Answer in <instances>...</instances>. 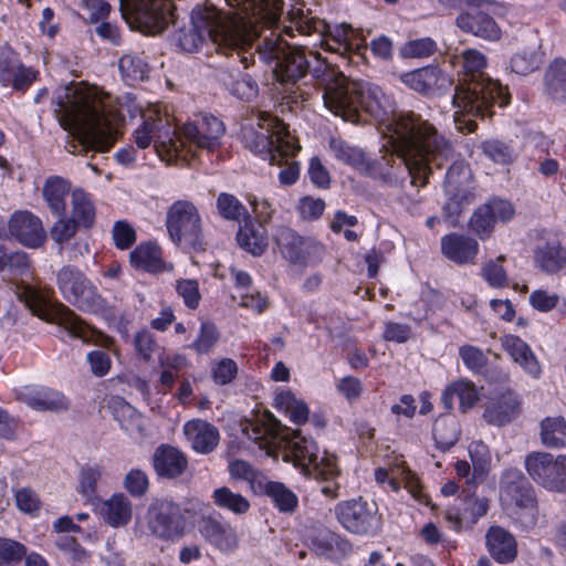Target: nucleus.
<instances>
[{
    "instance_id": "49530a36",
    "label": "nucleus",
    "mask_w": 566,
    "mask_h": 566,
    "mask_svg": "<svg viewBox=\"0 0 566 566\" xmlns=\"http://www.w3.org/2000/svg\"><path fill=\"white\" fill-rule=\"evenodd\" d=\"M546 93L557 101L566 99V61L556 59L545 73Z\"/></svg>"
},
{
    "instance_id": "603ef678",
    "label": "nucleus",
    "mask_w": 566,
    "mask_h": 566,
    "mask_svg": "<svg viewBox=\"0 0 566 566\" xmlns=\"http://www.w3.org/2000/svg\"><path fill=\"white\" fill-rule=\"evenodd\" d=\"M506 256L501 254L484 262L481 268V277L492 289H504L510 285L509 275L503 266Z\"/></svg>"
},
{
    "instance_id": "e2e57ef3",
    "label": "nucleus",
    "mask_w": 566,
    "mask_h": 566,
    "mask_svg": "<svg viewBox=\"0 0 566 566\" xmlns=\"http://www.w3.org/2000/svg\"><path fill=\"white\" fill-rule=\"evenodd\" d=\"M459 428L454 420H438L433 428V437L439 449L446 451L459 440Z\"/></svg>"
},
{
    "instance_id": "5fc2aeb1",
    "label": "nucleus",
    "mask_w": 566,
    "mask_h": 566,
    "mask_svg": "<svg viewBox=\"0 0 566 566\" xmlns=\"http://www.w3.org/2000/svg\"><path fill=\"white\" fill-rule=\"evenodd\" d=\"M229 473L232 479L247 481L254 494L261 491V486L266 480L262 472L255 470L244 460L231 461L229 463Z\"/></svg>"
},
{
    "instance_id": "f257e3e1",
    "label": "nucleus",
    "mask_w": 566,
    "mask_h": 566,
    "mask_svg": "<svg viewBox=\"0 0 566 566\" xmlns=\"http://www.w3.org/2000/svg\"><path fill=\"white\" fill-rule=\"evenodd\" d=\"M391 136L398 153L402 156L412 186L422 188L428 184L433 169H441L451 161L444 180L448 201L443 211L449 219H455L461 211L475 200L474 186L469 166L455 159L451 142L419 114L397 119L391 125Z\"/></svg>"
},
{
    "instance_id": "7c9ffc66",
    "label": "nucleus",
    "mask_w": 566,
    "mask_h": 566,
    "mask_svg": "<svg viewBox=\"0 0 566 566\" xmlns=\"http://www.w3.org/2000/svg\"><path fill=\"white\" fill-rule=\"evenodd\" d=\"M486 548L491 557L500 564H510L517 556L515 537L500 526H492L485 535Z\"/></svg>"
},
{
    "instance_id": "052dcab7",
    "label": "nucleus",
    "mask_w": 566,
    "mask_h": 566,
    "mask_svg": "<svg viewBox=\"0 0 566 566\" xmlns=\"http://www.w3.org/2000/svg\"><path fill=\"white\" fill-rule=\"evenodd\" d=\"M220 338V333L217 326L210 321H202L197 338L189 346L190 349L195 350L199 355L210 353L217 345Z\"/></svg>"
},
{
    "instance_id": "bf43d9fd",
    "label": "nucleus",
    "mask_w": 566,
    "mask_h": 566,
    "mask_svg": "<svg viewBox=\"0 0 566 566\" xmlns=\"http://www.w3.org/2000/svg\"><path fill=\"white\" fill-rule=\"evenodd\" d=\"M101 475L102 470L97 464H86L80 471L77 492L91 504L97 499L96 486Z\"/></svg>"
},
{
    "instance_id": "1a4fd4ad",
    "label": "nucleus",
    "mask_w": 566,
    "mask_h": 566,
    "mask_svg": "<svg viewBox=\"0 0 566 566\" xmlns=\"http://www.w3.org/2000/svg\"><path fill=\"white\" fill-rule=\"evenodd\" d=\"M19 295L34 315L45 322L57 324L63 327L70 336L80 338L84 343L103 347H109L113 344L111 337L85 324L67 306L62 303H51L32 286H23Z\"/></svg>"
},
{
    "instance_id": "774afa93",
    "label": "nucleus",
    "mask_w": 566,
    "mask_h": 566,
    "mask_svg": "<svg viewBox=\"0 0 566 566\" xmlns=\"http://www.w3.org/2000/svg\"><path fill=\"white\" fill-rule=\"evenodd\" d=\"M239 371L238 364L231 358H221L211 367L212 380L220 386L232 382Z\"/></svg>"
},
{
    "instance_id": "09e8293b",
    "label": "nucleus",
    "mask_w": 566,
    "mask_h": 566,
    "mask_svg": "<svg viewBox=\"0 0 566 566\" xmlns=\"http://www.w3.org/2000/svg\"><path fill=\"white\" fill-rule=\"evenodd\" d=\"M541 440L547 448L566 446V421L562 417L545 418L541 422Z\"/></svg>"
},
{
    "instance_id": "680f3d73",
    "label": "nucleus",
    "mask_w": 566,
    "mask_h": 566,
    "mask_svg": "<svg viewBox=\"0 0 566 566\" xmlns=\"http://www.w3.org/2000/svg\"><path fill=\"white\" fill-rule=\"evenodd\" d=\"M495 222L491 210L485 205L480 206L469 220V229L481 240L488 239L493 232Z\"/></svg>"
},
{
    "instance_id": "cd10ccee",
    "label": "nucleus",
    "mask_w": 566,
    "mask_h": 566,
    "mask_svg": "<svg viewBox=\"0 0 566 566\" xmlns=\"http://www.w3.org/2000/svg\"><path fill=\"white\" fill-rule=\"evenodd\" d=\"M520 412L517 395L511 390L494 392L486 405L483 418L490 424L503 426L511 422Z\"/></svg>"
},
{
    "instance_id": "a19ab883",
    "label": "nucleus",
    "mask_w": 566,
    "mask_h": 566,
    "mask_svg": "<svg viewBox=\"0 0 566 566\" xmlns=\"http://www.w3.org/2000/svg\"><path fill=\"white\" fill-rule=\"evenodd\" d=\"M237 242L244 251L256 256L261 255L268 247V238L264 230L260 226L256 227L251 221V217L240 226L237 233Z\"/></svg>"
},
{
    "instance_id": "37998d69",
    "label": "nucleus",
    "mask_w": 566,
    "mask_h": 566,
    "mask_svg": "<svg viewBox=\"0 0 566 566\" xmlns=\"http://www.w3.org/2000/svg\"><path fill=\"white\" fill-rule=\"evenodd\" d=\"M72 219L78 227L88 229L95 222L96 210L91 196L82 189L72 191Z\"/></svg>"
},
{
    "instance_id": "bb28decb",
    "label": "nucleus",
    "mask_w": 566,
    "mask_h": 566,
    "mask_svg": "<svg viewBox=\"0 0 566 566\" xmlns=\"http://www.w3.org/2000/svg\"><path fill=\"white\" fill-rule=\"evenodd\" d=\"M479 250V242L464 234L453 232L441 238V253L458 265L474 264Z\"/></svg>"
},
{
    "instance_id": "9d476101",
    "label": "nucleus",
    "mask_w": 566,
    "mask_h": 566,
    "mask_svg": "<svg viewBox=\"0 0 566 566\" xmlns=\"http://www.w3.org/2000/svg\"><path fill=\"white\" fill-rule=\"evenodd\" d=\"M256 125L261 132L245 136L247 147L256 155L269 159L271 165L280 166L284 156L300 150V146L290 136L284 125L269 113L260 112Z\"/></svg>"
},
{
    "instance_id": "338daca9",
    "label": "nucleus",
    "mask_w": 566,
    "mask_h": 566,
    "mask_svg": "<svg viewBox=\"0 0 566 566\" xmlns=\"http://www.w3.org/2000/svg\"><path fill=\"white\" fill-rule=\"evenodd\" d=\"M459 355L464 366L474 374L482 373L488 365V357L479 347L463 345L459 348Z\"/></svg>"
},
{
    "instance_id": "72a5a7b5",
    "label": "nucleus",
    "mask_w": 566,
    "mask_h": 566,
    "mask_svg": "<svg viewBox=\"0 0 566 566\" xmlns=\"http://www.w3.org/2000/svg\"><path fill=\"white\" fill-rule=\"evenodd\" d=\"M98 514L108 526L124 527L132 520L133 504L123 493L113 494L99 504Z\"/></svg>"
},
{
    "instance_id": "9b49d317",
    "label": "nucleus",
    "mask_w": 566,
    "mask_h": 566,
    "mask_svg": "<svg viewBox=\"0 0 566 566\" xmlns=\"http://www.w3.org/2000/svg\"><path fill=\"white\" fill-rule=\"evenodd\" d=\"M450 9L459 10L455 24L464 33L488 41L501 38V29L491 17L496 12L497 4L492 0H439Z\"/></svg>"
},
{
    "instance_id": "39448f33",
    "label": "nucleus",
    "mask_w": 566,
    "mask_h": 566,
    "mask_svg": "<svg viewBox=\"0 0 566 566\" xmlns=\"http://www.w3.org/2000/svg\"><path fill=\"white\" fill-rule=\"evenodd\" d=\"M227 6L228 13L212 3L196 6L191 12L192 29L180 32L178 43L185 52L191 53L209 41L218 53L226 56L235 54L247 69L253 63V53L249 50L256 34L248 30L252 10Z\"/></svg>"
},
{
    "instance_id": "a211bd4d",
    "label": "nucleus",
    "mask_w": 566,
    "mask_h": 566,
    "mask_svg": "<svg viewBox=\"0 0 566 566\" xmlns=\"http://www.w3.org/2000/svg\"><path fill=\"white\" fill-rule=\"evenodd\" d=\"M226 126L221 119L212 114H199L191 122L182 127L186 158L192 153L191 147L207 153H216L221 147V139L224 135Z\"/></svg>"
},
{
    "instance_id": "4c0bfd02",
    "label": "nucleus",
    "mask_w": 566,
    "mask_h": 566,
    "mask_svg": "<svg viewBox=\"0 0 566 566\" xmlns=\"http://www.w3.org/2000/svg\"><path fill=\"white\" fill-rule=\"evenodd\" d=\"M454 398H458L460 409L465 412L478 402L480 395L472 381L460 379L450 384L442 392L441 401L446 409H452Z\"/></svg>"
},
{
    "instance_id": "e433bc0d",
    "label": "nucleus",
    "mask_w": 566,
    "mask_h": 566,
    "mask_svg": "<svg viewBox=\"0 0 566 566\" xmlns=\"http://www.w3.org/2000/svg\"><path fill=\"white\" fill-rule=\"evenodd\" d=\"M130 264L138 270L159 273L171 270L163 260L161 249L155 243H142L129 255Z\"/></svg>"
},
{
    "instance_id": "ea45409f",
    "label": "nucleus",
    "mask_w": 566,
    "mask_h": 566,
    "mask_svg": "<svg viewBox=\"0 0 566 566\" xmlns=\"http://www.w3.org/2000/svg\"><path fill=\"white\" fill-rule=\"evenodd\" d=\"M256 495H266L274 506L282 513H293L297 505L296 494L281 482L270 481L268 478Z\"/></svg>"
},
{
    "instance_id": "6ab92c4d",
    "label": "nucleus",
    "mask_w": 566,
    "mask_h": 566,
    "mask_svg": "<svg viewBox=\"0 0 566 566\" xmlns=\"http://www.w3.org/2000/svg\"><path fill=\"white\" fill-rule=\"evenodd\" d=\"M145 518L149 532L158 538L176 541L185 534V517L179 505L170 500H154L148 506Z\"/></svg>"
},
{
    "instance_id": "f03ea898",
    "label": "nucleus",
    "mask_w": 566,
    "mask_h": 566,
    "mask_svg": "<svg viewBox=\"0 0 566 566\" xmlns=\"http://www.w3.org/2000/svg\"><path fill=\"white\" fill-rule=\"evenodd\" d=\"M55 112L64 128L74 134L67 150L74 155L108 151L124 125L123 114L108 94L96 86L71 83L55 92Z\"/></svg>"
},
{
    "instance_id": "c03bdc74",
    "label": "nucleus",
    "mask_w": 566,
    "mask_h": 566,
    "mask_svg": "<svg viewBox=\"0 0 566 566\" xmlns=\"http://www.w3.org/2000/svg\"><path fill=\"white\" fill-rule=\"evenodd\" d=\"M312 543L315 552L328 559H336L344 556L349 553L352 548L347 539L332 532L319 534Z\"/></svg>"
},
{
    "instance_id": "13d9d810",
    "label": "nucleus",
    "mask_w": 566,
    "mask_h": 566,
    "mask_svg": "<svg viewBox=\"0 0 566 566\" xmlns=\"http://www.w3.org/2000/svg\"><path fill=\"white\" fill-rule=\"evenodd\" d=\"M8 271L11 280L15 276L28 275L30 263L28 255L22 251L7 253L4 247L0 244V272Z\"/></svg>"
},
{
    "instance_id": "de8ad7c7",
    "label": "nucleus",
    "mask_w": 566,
    "mask_h": 566,
    "mask_svg": "<svg viewBox=\"0 0 566 566\" xmlns=\"http://www.w3.org/2000/svg\"><path fill=\"white\" fill-rule=\"evenodd\" d=\"M329 148L337 160L361 172L366 154L360 148L348 144L342 138H332Z\"/></svg>"
},
{
    "instance_id": "473e14b6",
    "label": "nucleus",
    "mask_w": 566,
    "mask_h": 566,
    "mask_svg": "<svg viewBox=\"0 0 566 566\" xmlns=\"http://www.w3.org/2000/svg\"><path fill=\"white\" fill-rule=\"evenodd\" d=\"M114 419L130 438L140 440L146 436V420L132 405L120 398L111 403Z\"/></svg>"
},
{
    "instance_id": "6e6d98bb",
    "label": "nucleus",
    "mask_w": 566,
    "mask_h": 566,
    "mask_svg": "<svg viewBox=\"0 0 566 566\" xmlns=\"http://www.w3.org/2000/svg\"><path fill=\"white\" fill-rule=\"evenodd\" d=\"M482 153L496 165L512 164L517 154L512 143L499 139H488L481 144Z\"/></svg>"
},
{
    "instance_id": "412c9836",
    "label": "nucleus",
    "mask_w": 566,
    "mask_h": 566,
    "mask_svg": "<svg viewBox=\"0 0 566 566\" xmlns=\"http://www.w3.org/2000/svg\"><path fill=\"white\" fill-rule=\"evenodd\" d=\"M133 15L139 29L148 34H157L174 22L171 0H130Z\"/></svg>"
},
{
    "instance_id": "4be33fe9",
    "label": "nucleus",
    "mask_w": 566,
    "mask_h": 566,
    "mask_svg": "<svg viewBox=\"0 0 566 566\" xmlns=\"http://www.w3.org/2000/svg\"><path fill=\"white\" fill-rule=\"evenodd\" d=\"M39 71L24 65L10 48L0 51V83L15 91L28 90L38 78Z\"/></svg>"
},
{
    "instance_id": "a878e982",
    "label": "nucleus",
    "mask_w": 566,
    "mask_h": 566,
    "mask_svg": "<svg viewBox=\"0 0 566 566\" xmlns=\"http://www.w3.org/2000/svg\"><path fill=\"white\" fill-rule=\"evenodd\" d=\"M8 228L15 240L29 248H38L46 239L41 219L28 210L13 212Z\"/></svg>"
},
{
    "instance_id": "69168bd1",
    "label": "nucleus",
    "mask_w": 566,
    "mask_h": 566,
    "mask_svg": "<svg viewBox=\"0 0 566 566\" xmlns=\"http://www.w3.org/2000/svg\"><path fill=\"white\" fill-rule=\"evenodd\" d=\"M27 555V547L10 538H0V566H15Z\"/></svg>"
},
{
    "instance_id": "2f4dec72",
    "label": "nucleus",
    "mask_w": 566,
    "mask_h": 566,
    "mask_svg": "<svg viewBox=\"0 0 566 566\" xmlns=\"http://www.w3.org/2000/svg\"><path fill=\"white\" fill-rule=\"evenodd\" d=\"M501 345L525 373L533 378H538L541 376L542 367L526 342L518 336L509 334L501 337Z\"/></svg>"
},
{
    "instance_id": "79ce46f5",
    "label": "nucleus",
    "mask_w": 566,
    "mask_h": 566,
    "mask_svg": "<svg viewBox=\"0 0 566 566\" xmlns=\"http://www.w3.org/2000/svg\"><path fill=\"white\" fill-rule=\"evenodd\" d=\"M274 406L283 411L285 416L294 424H303L308 420L310 409L307 405L295 397L290 390H281L276 392Z\"/></svg>"
},
{
    "instance_id": "ddd939ff",
    "label": "nucleus",
    "mask_w": 566,
    "mask_h": 566,
    "mask_svg": "<svg viewBox=\"0 0 566 566\" xmlns=\"http://www.w3.org/2000/svg\"><path fill=\"white\" fill-rule=\"evenodd\" d=\"M166 226L176 244L195 251L205 250L202 220L193 202L175 201L167 211Z\"/></svg>"
},
{
    "instance_id": "5701e85b",
    "label": "nucleus",
    "mask_w": 566,
    "mask_h": 566,
    "mask_svg": "<svg viewBox=\"0 0 566 566\" xmlns=\"http://www.w3.org/2000/svg\"><path fill=\"white\" fill-rule=\"evenodd\" d=\"M411 114H415L413 112L409 113H401L398 115H394L388 123L385 125L384 135L388 138L387 144L382 146L385 153L381 155L380 158L370 159L366 156L364 167L361 169L363 175L373 177V178H379L382 180H391L394 177L392 168L394 164L396 163L397 158L401 159L405 167L407 168V165L402 158V156L398 153L397 147L395 145V140L391 136V125L403 116H409Z\"/></svg>"
},
{
    "instance_id": "6e6552de",
    "label": "nucleus",
    "mask_w": 566,
    "mask_h": 566,
    "mask_svg": "<svg viewBox=\"0 0 566 566\" xmlns=\"http://www.w3.org/2000/svg\"><path fill=\"white\" fill-rule=\"evenodd\" d=\"M133 138L139 149L153 145L158 157L168 165L187 156L172 117L158 107L142 114V123L135 128Z\"/></svg>"
},
{
    "instance_id": "864d4df0",
    "label": "nucleus",
    "mask_w": 566,
    "mask_h": 566,
    "mask_svg": "<svg viewBox=\"0 0 566 566\" xmlns=\"http://www.w3.org/2000/svg\"><path fill=\"white\" fill-rule=\"evenodd\" d=\"M472 461V482L483 481L491 464V452L489 447L481 440L472 441L468 448Z\"/></svg>"
},
{
    "instance_id": "3c124183",
    "label": "nucleus",
    "mask_w": 566,
    "mask_h": 566,
    "mask_svg": "<svg viewBox=\"0 0 566 566\" xmlns=\"http://www.w3.org/2000/svg\"><path fill=\"white\" fill-rule=\"evenodd\" d=\"M216 207L218 214L228 221L249 220L250 214L244 205L234 196L228 192H221L217 197Z\"/></svg>"
},
{
    "instance_id": "20e7f679",
    "label": "nucleus",
    "mask_w": 566,
    "mask_h": 566,
    "mask_svg": "<svg viewBox=\"0 0 566 566\" xmlns=\"http://www.w3.org/2000/svg\"><path fill=\"white\" fill-rule=\"evenodd\" d=\"M247 437L268 455L284 451V459L300 467L304 474L313 475L322 483L321 492L329 499L338 496L340 471L333 453L318 452L316 442L282 424L271 412L265 411L244 427Z\"/></svg>"
},
{
    "instance_id": "b1692460",
    "label": "nucleus",
    "mask_w": 566,
    "mask_h": 566,
    "mask_svg": "<svg viewBox=\"0 0 566 566\" xmlns=\"http://www.w3.org/2000/svg\"><path fill=\"white\" fill-rule=\"evenodd\" d=\"M15 398L35 411L60 412L69 409V399L59 390L41 385H27L15 390Z\"/></svg>"
},
{
    "instance_id": "4d7b16f0",
    "label": "nucleus",
    "mask_w": 566,
    "mask_h": 566,
    "mask_svg": "<svg viewBox=\"0 0 566 566\" xmlns=\"http://www.w3.org/2000/svg\"><path fill=\"white\" fill-rule=\"evenodd\" d=\"M222 82L233 96L243 101L253 99L259 92L256 82L249 74L238 73L235 77L229 75Z\"/></svg>"
},
{
    "instance_id": "c9c22d12",
    "label": "nucleus",
    "mask_w": 566,
    "mask_h": 566,
    "mask_svg": "<svg viewBox=\"0 0 566 566\" xmlns=\"http://www.w3.org/2000/svg\"><path fill=\"white\" fill-rule=\"evenodd\" d=\"M535 265L543 272L555 274L566 268V248L559 241H548L534 252Z\"/></svg>"
},
{
    "instance_id": "a18cd8bd",
    "label": "nucleus",
    "mask_w": 566,
    "mask_h": 566,
    "mask_svg": "<svg viewBox=\"0 0 566 566\" xmlns=\"http://www.w3.org/2000/svg\"><path fill=\"white\" fill-rule=\"evenodd\" d=\"M211 499L217 507L229 511L235 515H243L251 507L247 497L240 493L233 492L228 486H220L214 489L211 494Z\"/></svg>"
},
{
    "instance_id": "423d86ee",
    "label": "nucleus",
    "mask_w": 566,
    "mask_h": 566,
    "mask_svg": "<svg viewBox=\"0 0 566 566\" xmlns=\"http://www.w3.org/2000/svg\"><path fill=\"white\" fill-rule=\"evenodd\" d=\"M455 59L463 71L464 82L455 87L452 97L453 117L460 132L473 133L478 126L475 117L491 116L493 106L509 105L511 96L506 87L485 75L488 61L482 52L467 49Z\"/></svg>"
},
{
    "instance_id": "c85d7f7f",
    "label": "nucleus",
    "mask_w": 566,
    "mask_h": 566,
    "mask_svg": "<svg viewBox=\"0 0 566 566\" xmlns=\"http://www.w3.org/2000/svg\"><path fill=\"white\" fill-rule=\"evenodd\" d=\"M182 431L191 448L200 454L212 452L220 441L218 428L202 419L187 421Z\"/></svg>"
},
{
    "instance_id": "2eb2a0df",
    "label": "nucleus",
    "mask_w": 566,
    "mask_h": 566,
    "mask_svg": "<svg viewBox=\"0 0 566 566\" xmlns=\"http://www.w3.org/2000/svg\"><path fill=\"white\" fill-rule=\"evenodd\" d=\"M501 501L509 506H515L514 514L524 526L532 527L536 524L537 509L534 490L520 470L507 469L503 473Z\"/></svg>"
},
{
    "instance_id": "8fccbe9b",
    "label": "nucleus",
    "mask_w": 566,
    "mask_h": 566,
    "mask_svg": "<svg viewBox=\"0 0 566 566\" xmlns=\"http://www.w3.org/2000/svg\"><path fill=\"white\" fill-rule=\"evenodd\" d=\"M119 72L123 80L128 85L144 81L148 76L149 66L147 62L139 55L125 54L118 62Z\"/></svg>"
},
{
    "instance_id": "7ed1b4c3",
    "label": "nucleus",
    "mask_w": 566,
    "mask_h": 566,
    "mask_svg": "<svg viewBox=\"0 0 566 566\" xmlns=\"http://www.w3.org/2000/svg\"><path fill=\"white\" fill-rule=\"evenodd\" d=\"M231 8L252 10L249 32H255L249 53H258L266 64L274 63L276 80L285 86L284 98L297 104L310 98V90L300 82L310 70V61L303 49L291 46L275 29L283 11V0H227Z\"/></svg>"
},
{
    "instance_id": "f3484780",
    "label": "nucleus",
    "mask_w": 566,
    "mask_h": 566,
    "mask_svg": "<svg viewBox=\"0 0 566 566\" xmlns=\"http://www.w3.org/2000/svg\"><path fill=\"white\" fill-rule=\"evenodd\" d=\"M273 241L282 258L294 265L316 264L324 254L323 244L312 238L298 234L289 227H277L273 233Z\"/></svg>"
},
{
    "instance_id": "393cba45",
    "label": "nucleus",
    "mask_w": 566,
    "mask_h": 566,
    "mask_svg": "<svg viewBox=\"0 0 566 566\" xmlns=\"http://www.w3.org/2000/svg\"><path fill=\"white\" fill-rule=\"evenodd\" d=\"M400 81L409 88L424 95H440L452 86V78L438 66L429 65L402 73Z\"/></svg>"
},
{
    "instance_id": "0e129e2a",
    "label": "nucleus",
    "mask_w": 566,
    "mask_h": 566,
    "mask_svg": "<svg viewBox=\"0 0 566 566\" xmlns=\"http://www.w3.org/2000/svg\"><path fill=\"white\" fill-rule=\"evenodd\" d=\"M542 55L534 50H523L511 59V70L518 75H527L542 64Z\"/></svg>"
},
{
    "instance_id": "f704fd0d",
    "label": "nucleus",
    "mask_w": 566,
    "mask_h": 566,
    "mask_svg": "<svg viewBox=\"0 0 566 566\" xmlns=\"http://www.w3.org/2000/svg\"><path fill=\"white\" fill-rule=\"evenodd\" d=\"M188 464L187 457L175 447L160 446L154 453V468L159 476L177 478Z\"/></svg>"
},
{
    "instance_id": "4468645a",
    "label": "nucleus",
    "mask_w": 566,
    "mask_h": 566,
    "mask_svg": "<svg viewBox=\"0 0 566 566\" xmlns=\"http://www.w3.org/2000/svg\"><path fill=\"white\" fill-rule=\"evenodd\" d=\"M56 284L63 298L83 312H98L104 300L96 286L76 266L64 265L56 273Z\"/></svg>"
},
{
    "instance_id": "aec40b11",
    "label": "nucleus",
    "mask_w": 566,
    "mask_h": 566,
    "mask_svg": "<svg viewBox=\"0 0 566 566\" xmlns=\"http://www.w3.org/2000/svg\"><path fill=\"white\" fill-rule=\"evenodd\" d=\"M524 464L530 476L545 489L566 492V455L554 458L547 452H533Z\"/></svg>"
},
{
    "instance_id": "0eeeda50",
    "label": "nucleus",
    "mask_w": 566,
    "mask_h": 566,
    "mask_svg": "<svg viewBox=\"0 0 566 566\" xmlns=\"http://www.w3.org/2000/svg\"><path fill=\"white\" fill-rule=\"evenodd\" d=\"M380 90L347 80L344 75L326 81L322 98L325 107L345 122L356 123L359 109L374 117L380 116Z\"/></svg>"
},
{
    "instance_id": "f8f14e48",
    "label": "nucleus",
    "mask_w": 566,
    "mask_h": 566,
    "mask_svg": "<svg viewBox=\"0 0 566 566\" xmlns=\"http://www.w3.org/2000/svg\"><path fill=\"white\" fill-rule=\"evenodd\" d=\"M289 24L284 25L283 32L294 36V31L302 35L312 33H328L325 44L327 50L346 55V44L350 35L352 27L348 24H339L331 28L324 20L311 15L305 10V4L297 2L287 12Z\"/></svg>"
},
{
    "instance_id": "58836bf2",
    "label": "nucleus",
    "mask_w": 566,
    "mask_h": 566,
    "mask_svg": "<svg viewBox=\"0 0 566 566\" xmlns=\"http://www.w3.org/2000/svg\"><path fill=\"white\" fill-rule=\"evenodd\" d=\"M71 192V182L60 176L49 177L43 186V198L53 214L62 217L66 212V199Z\"/></svg>"
},
{
    "instance_id": "dca6fc26",
    "label": "nucleus",
    "mask_w": 566,
    "mask_h": 566,
    "mask_svg": "<svg viewBox=\"0 0 566 566\" xmlns=\"http://www.w3.org/2000/svg\"><path fill=\"white\" fill-rule=\"evenodd\" d=\"M334 512L337 522L355 535H375L381 527V515L376 503L361 496L338 502Z\"/></svg>"
},
{
    "instance_id": "c756f323",
    "label": "nucleus",
    "mask_w": 566,
    "mask_h": 566,
    "mask_svg": "<svg viewBox=\"0 0 566 566\" xmlns=\"http://www.w3.org/2000/svg\"><path fill=\"white\" fill-rule=\"evenodd\" d=\"M199 533L221 552H233L238 547L237 532L229 523L205 517L200 521Z\"/></svg>"
}]
</instances>
